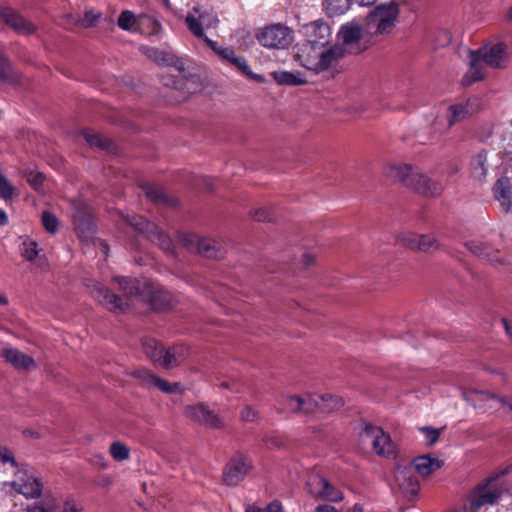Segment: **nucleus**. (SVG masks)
<instances>
[{
	"label": "nucleus",
	"mask_w": 512,
	"mask_h": 512,
	"mask_svg": "<svg viewBox=\"0 0 512 512\" xmlns=\"http://www.w3.org/2000/svg\"><path fill=\"white\" fill-rule=\"evenodd\" d=\"M114 280L119 284L125 293L122 298L112 293L107 287L95 286L92 291L93 297L108 310L116 313H124L135 301L144 300L146 287L139 280L130 277L117 276Z\"/></svg>",
	"instance_id": "obj_1"
},
{
	"label": "nucleus",
	"mask_w": 512,
	"mask_h": 512,
	"mask_svg": "<svg viewBox=\"0 0 512 512\" xmlns=\"http://www.w3.org/2000/svg\"><path fill=\"white\" fill-rule=\"evenodd\" d=\"M345 49L336 44L328 49L303 42L295 47V60L304 68L315 73H322L334 68L344 57Z\"/></svg>",
	"instance_id": "obj_2"
},
{
	"label": "nucleus",
	"mask_w": 512,
	"mask_h": 512,
	"mask_svg": "<svg viewBox=\"0 0 512 512\" xmlns=\"http://www.w3.org/2000/svg\"><path fill=\"white\" fill-rule=\"evenodd\" d=\"M506 57V45L502 42L487 44L478 50L469 51V68L462 77V85L470 86L484 79L486 70L483 63L491 68H503Z\"/></svg>",
	"instance_id": "obj_3"
},
{
	"label": "nucleus",
	"mask_w": 512,
	"mask_h": 512,
	"mask_svg": "<svg viewBox=\"0 0 512 512\" xmlns=\"http://www.w3.org/2000/svg\"><path fill=\"white\" fill-rule=\"evenodd\" d=\"M384 175L392 182L401 183L425 196L440 195L443 187L440 183L429 178L418 168L406 163L387 164Z\"/></svg>",
	"instance_id": "obj_4"
},
{
	"label": "nucleus",
	"mask_w": 512,
	"mask_h": 512,
	"mask_svg": "<svg viewBox=\"0 0 512 512\" xmlns=\"http://www.w3.org/2000/svg\"><path fill=\"white\" fill-rule=\"evenodd\" d=\"M512 471V465L480 482L468 495L464 509L467 512H478L486 505L496 504L502 493L501 478Z\"/></svg>",
	"instance_id": "obj_5"
},
{
	"label": "nucleus",
	"mask_w": 512,
	"mask_h": 512,
	"mask_svg": "<svg viewBox=\"0 0 512 512\" xmlns=\"http://www.w3.org/2000/svg\"><path fill=\"white\" fill-rule=\"evenodd\" d=\"M256 39L265 48L284 50L293 43L294 32L284 24H271L260 28Z\"/></svg>",
	"instance_id": "obj_6"
},
{
	"label": "nucleus",
	"mask_w": 512,
	"mask_h": 512,
	"mask_svg": "<svg viewBox=\"0 0 512 512\" xmlns=\"http://www.w3.org/2000/svg\"><path fill=\"white\" fill-rule=\"evenodd\" d=\"M127 222L135 230L145 233L148 239L159 245L163 251L174 254V245L172 240L167 234L162 232L157 225L138 215L127 218Z\"/></svg>",
	"instance_id": "obj_7"
},
{
	"label": "nucleus",
	"mask_w": 512,
	"mask_h": 512,
	"mask_svg": "<svg viewBox=\"0 0 512 512\" xmlns=\"http://www.w3.org/2000/svg\"><path fill=\"white\" fill-rule=\"evenodd\" d=\"M398 6L394 2L376 6L368 15V24L375 27V33L387 34L395 25Z\"/></svg>",
	"instance_id": "obj_8"
},
{
	"label": "nucleus",
	"mask_w": 512,
	"mask_h": 512,
	"mask_svg": "<svg viewBox=\"0 0 512 512\" xmlns=\"http://www.w3.org/2000/svg\"><path fill=\"white\" fill-rule=\"evenodd\" d=\"M252 469L251 460L243 454H235L225 465L222 480L227 486H237Z\"/></svg>",
	"instance_id": "obj_9"
},
{
	"label": "nucleus",
	"mask_w": 512,
	"mask_h": 512,
	"mask_svg": "<svg viewBox=\"0 0 512 512\" xmlns=\"http://www.w3.org/2000/svg\"><path fill=\"white\" fill-rule=\"evenodd\" d=\"M469 115V102L450 105L436 115L434 128L438 132L443 133L449 130L456 123L466 119Z\"/></svg>",
	"instance_id": "obj_10"
},
{
	"label": "nucleus",
	"mask_w": 512,
	"mask_h": 512,
	"mask_svg": "<svg viewBox=\"0 0 512 512\" xmlns=\"http://www.w3.org/2000/svg\"><path fill=\"white\" fill-rule=\"evenodd\" d=\"M308 492L317 499L330 502H340L344 499L343 493L332 486L320 474H311L307 481Z\"/></svg>",
	"instance_id": "obj_11"
},
{
	"label": "nucleus",
	"mask_w": 512,
	"mask_h": 512,
	"mask_svg": "<svg viewBox=\"0 0 512 512\" xmlns=\"http://www.w3.org/2000/svg\"><path fill=\"white\" fill-rule=\"evenodd\" d=\"M364 435L370 440L373 451L383 457H391L395 453V445L390 435L385 433L382 428L376 426H366Z\"/></svg>",
	"instance_id": "obj_12"
},
{
	"label": "nucleus",
	"mask_w": 512,
	"mask_h": 512,
	"mask_svg": "<svg viewBox=\"0 0 512 512\" xmlns=\"http://www.w3.org/2000/svg\"><path fill=\"white\" fill-rule=\"evenodd\" d=\"M302 31L306 38L305 42L310 44L325 48V46L328 45L331 40V28L329 24L322 19H318L303 25Z\"/></svg>",
	"instance_id": "obj_13"
},
{
	"label": "nucleus",
	"mask_w": 512,
	"mask_h": 512,
	"mask_svg": "<svg viewBox=\"0 0 512 512\" xmlns=\"http://www.w3.org/2000/svg\"><path fill=\"white\" fill-rule=\"evenodd\" d=\"M315 405L316 402L313 398H310V394L305 396L286 395L278 401L277 411L279 413L303 412L309 414L313 413Z\"/></svg>",
	"instance_id": "obj_14"
},
{
	"label": "nucleus",
	"mask_w": 512,
	"mask_h": 512,
	"mask_svg": "<svg viewBox=\"0 0 512 512\" xmlns=\"http://www.w3.org/2000/svg\"><path fill=\"white\" fill-rule=\"evenodd\" d=\"M394 481L400 491L407 496H415L419 491V482L412 467L398 465L394 470Z\"/></svg>",
	"instance_id": "obj_15"
},
{
	"label": "nucleus",
	"mask_w": 512,
	"mask_h": 512,
	"mask_svg": "<svg viewBox=\"0 0 512 512\" xmlns=\"http://www.w3.org/2000/svg\"><path fill=\"white\" fill-rule=\"evenodd\" d=\"M399 241L403 246L421 252H428L438 248V241L433 235L405 232L399 236Z\"/></svg>",
	"instance_id": "obj_16"
},
{
	"label": "nucleus",
	"mask_w": 512,
	"mask_h": 512,
	"mask_svg": "<svg viewBox=\"0 0 512 512\" xmlns=\"http://www.w3.org/2000/svg\"><path fill=\"white\" fill-rule=\"evenodd\" d=\"M13 487L26 498H38L42 493L43 484L35 476L19 471L13 482Z\"/></svg>",
	"instance_id": "obj_17"
},
{
	"label": "nucleus",
	"mask_w": 512,
	"mask_h": 512,
	"mask_svg": "<svg viewBox=\"0 0 512 512\" xmlns=\"http://www.w3.org/2000/svg\"><path fill=\"white\" fill-rule=\"evenodd\" d=\"M141 51L147 58L154 61L158 65L175 67L179 72L185 70L183 60L174 55L172 52L149 46L141 47Z\"/></svg>",
	"instance_id": "obj_18"
},
{
	"label": "nucleus",
	"mask_w": 512,
	"mask_h": 512,
	"mask_svg": "<svg viewBox=\"0 0 512 512\" xmlns=\"http://www.w3.org/2000/svg\"><path fill=\"white\" fill-rule=\"evenodd\" d=\"M218 22L217 15L211 9H194V36L205 39V31L216 28Z\"/></svg>",
	"instance_id": "obj_19"
},
{
	"label": "nucleus",
	"mask_w": 512,
	"mask_h": 512,
	"mask_svg": "<svg viewBox=\"0 0 512 512\" xmlns=\"http://www.w3.org/2000/svg\"><path fill=\"white\" fill-rule=\"evenodd\" d=\"M73 223L74 229L82 241L93 239L96 234V224L90 213L78 209L74 215Z\"/></svg>",
	"instance_id": "obj_20"
},
{
	"label": "nucleus",
	"mask_w": 512,
	"mask_h": 512,
	"mask_svg": "<svg viewBox=\"0 0 512 512\" xmlns=\"http://www.w3.org/2000/svg\"><path fill=\"white\" fill-rule=\"evenodd\" d=\"M0 17L18 33L31 34L36 30L34 24L8 6H0Z\"/></svg>",
	"instance_id": "obj_21"
},
{
	"label": "nucleus",
	"mask_w": 512,
	"mask_h": 512,
	"mask_svg": "<svg viewBox=\"0 0 512 512\" xmlns=\"http://www.w3.org/2000/svg\"><path fill=\"white\" fill-rule=\"evenodd\" d=\"M1 354L17 370L30 371L37 367L35 360L31 356L18 349L4 348Z\"/></svg>",
	"instance_id": "obj_22"
},
{
	"label": "nucleus",
	"mask_w": 512,
	"mask_h": 512,
	"mask_svg": "<svg viewBox=\"0 0 512 512\" xmlns=\"http://www.w3.org/2000/svg\"><path fill=\"white\" fill-rule=\"evenodd\" d=\"M412 465L413 470L417 472L418 475L427 477L440 469L443 465V461L431 455H420L413 459Z\"/></svg>",
	"instance_id": "obj_23"
},
{
	"label": "nucleus",
	"mask_w": 512,
	"mask_h": 512,
	"mask_svg": "<svg viewBox=\"0 0 512 512\" xmlns=\"http://www.w3.org/2000/svg\"><path fill=\"white\" fill-rule=\"evenodd\" d=\"M310 398H313L316 402V405L313 408V413L316 411H320L322 413H331L344 405L343 399L341 397L332 395L330 393L310 394Z\"/></svg>",
	"instance_id": "obj_24"
},
{
	"label": "nucleus",
	"mask_w": 512,
	"mask_h": 512,
	"mask_svg": "<svg viewBox=\"0 0 512 512\" xmlns=\"http://www.w3.org/2000/svg\"><path fill=\"white\" fill-rule=\"evenodd\" d=\"M463 395L469 401H473L475 398H479L489 404L490 408H496V406L499 405L503 408H507L510 412H512V399L476 390L464 392Z\"/></svg>",
	"instance_id": "obj_25"
},
{
	"label": "nucleus",
	"mask_w": 512,
	"mask_h": 512,
	"mask_svg": "<svg viewBox=\"0 0 512 512\" xmlns=\"http://www.w3.org/2000/svg\"><path fill=\"white\" fill-rule=\"evenodd\" d=\"M494 197L506 212H512V185L508 178L498 179L493 188Z\"/></svg>",
	"instance_id": "obj_26"
},
{
	"label": "nucleus",
	"mask_w": 512,
	"mask_h": 512,
	"mask_svg": "<svg viewBox=\"0 0 512 512\" xmlns=\"http://www.w3.org/2000/svg\"><path fill=\"white\" fill-rule=\"evenodd\" d=\"M465 246L471 253L486 259L492 264H504L500 253L485 243L479 241H468L465 243Z\"/></svg>",
	"instance_id": "obj_27"
},
{
	"label": "nucleus",
	"mask_w": 512,
	"mask_h": 512,
	"mask_svg": "<svg viewBox=\"0 0 512 512\" xmlns=\"http://www.w3.org/2000/svg\"><path fill=\"white\" fill-rule=\"evenodd\" d=\"M189 354V349L182 345L173 346L163 350V356L159 364L165 369H171L178 366Z\"/></svg>",
	"instance_id": "obj_28"
},
{
	"label": "nucleus",
	"mask_w": 512,
	"mask_h": 512,
	"mask_svg": "<svg viewBox=\"0 0 512 512\" xmlns=\"http://www.w3.org/2000/svg\"><path fill=\"white\" fill-rule=\"evenodd\" d=\"M362 37V28L358 21H351L342 25L339 32L338 38L342 41L343 45L352 47L358 44Z\"/></svg>",
	"instance_id": "obj_29"
},
{
	"label": "nucleus",
	"mask_w": 512,
	"mask_h": 512,
	"mask_svg": "<svg viewBox=\"0 0 512 512\" xmlns=\"http://www.w3.org/2000/svg\"><path fill=\"white\" fill-rule=\"evenodd\" d=\"M488 153V150L481 149L470 161L471 174L479 181L484 180L488 173Z\"/></svg>",
	"instance_id": "obj_30"
},
{
	"label": "nucleus",
	"mask_w": 512,
	"mask_h": 512,
	"mask_svg": "<svg viewBox=\"0 0 512 512\" xmlns=\"http://www.w3.org/2000/svg\"><path fill=\"white\" fill-rule=\"evenodd\" d=\"M193 415L194 420H198L209 427L220 428L224 425L223 421L202 403L194 404Z\"/></svg>",
	"instance_id": "obj_31"
},
{
	"label": "nucleus",
	"mask_w": 512,
	"mask_h": 512,
	"mask_svg": "<svg viewBox=\"0 0 512 512\" xmlns=\"http://www.w3.org/2000/svg\"><path fill=\"white\" fill-rule=\"evenodd\" d=\"M197 252L206 258H221L225 253L222 246L211 238L198 239Z\"/></svg>",
	"instance_id": "obj_32"
},
{
	"label": "nucleus",
	"mask_w": 512,
	"mask_h": 512,
	"mask_svg": "<svg viewBox=\"0 0 512 512\" xmlns=\"http://www.w3.org/2000/svg\"><path fill=\"white\" fill-rule=\"evenodd\" d=\"M272 77L280 85L298 86L306 83V79L299 72L274 71Z\"/></svg>",
	"instance_id": "obj_33"
},
{
	"label": "nucleus",
	"mask_w": 512,
	"mask_h": 512,
	"mask_svg": "<svg viewBox=\"0 0 512 512\" xmlns=\"http://www.w3.org/2000/svg\"><path fill=\"white\" fill-rule=\"evenodd\" d=\"M143 190L146 197L154 203L167 204L170 206L175 204L174 200L169 199L161 187L145 184Z\"/></svg>",
	"instance_id": "obj_34"
},
{
	"label": "nucleus",
	"mask_w": 512,
	"mask_h": 512,
	"mask_svg": "<svg viewBox=\"0 0 512 512\" xmlns=\"http://www.w3.org/2000/svg\"><path fill=\"white\" fill-rule=\"evenodd\" d=\"M430 41L432 43V46L437 48H442L448 46L452 41V35L451 32L448 29L445 28H437L434 31L431 32Z\"/></svg>",
	"instance_id": "obj_35"
},
{
	"label": "nucleus",
	"mask_w": 512,
	"mask_h": 512,
	"mask_svg": "<svg viewBox=\"0 0 512 512\" xmlns=\"http://www.w3.org/2000/svg\"><path fill=\"white\" fill-rule=\"evenodd\" d=\"M352 0H325V10L331 17L344 14L350 8Z\"/></svg>",
	"instance_id": "obj_36"
},
{
	"label": "nucleus",
	"mask_w": 512,
	"mask_h": 512,
	"mask_svg": "<svg viewBox=\"0 0 512 512\" xmlns=\"http://www.w3.org/2000/svg\"><path fill=\"white\" fill-rule=\"evenodd\" d=\"M117 25L120 29L128 32L137 30V19L131 10H124L118 17Z\"/></svg>",
	"instance_id": "obj_37"
},
{
	"label": "nucleus",
	"mask_w": 512,
	"mask_h": 512,
	"mask_svg": "<svg viewBox=\"0 0 512 512\" xmlns=\"http://www.w3.org/2000/svg\"><path fill=\"white\" fill-rule=\"evenodd\" d=\"M18 80V73L14 71L10 61L6 57H3V61H0V82L16 83Z\"/></svg>",
	"instance_id": "obj_38"
},
{
	"label": "nucleus",
	"mask_w": 512,
	"mask_h": 512,
	"mask_svg": "<svg viewBox=\"0 0 512 512\" xmlns=\"http://www.w3.org/2000/svg\"><path fill=\"white\" fill-rule=\"evenodd\" d=\"M171 299L172 297L169 292L159 290L151 295L150 302L155 309H165L171 305Z\"/></svg>",
	"instance_id": "obj_39"
},
{
	"label": "nucleus",
	"mask_w": 512,
	"mask_h": 512,
	"mask_svg": "<svg viewBox=\"0 0 512 512\" xmlns=\"http://www.w3.org/2000/svg\"><path fill=\"white\" fill-rule=\"evenodd\" d=\"M205 42L208 44V46L223 60L231 63L233 59L236 56V53L234 49L232 48H221L218 46L216 41H213L209 39L208 37L205 38Z\"/></svg>",
	"instance_id": "obj_40"
},
{
	"label": "nucleus",
	"mask_w": 512,
	"mask_h": 512,
	"mask_svg": "<svg viewBox=\"0 0 512 512\" xmlns=\"http://www.w3.org/2000/svg\"><path fill=\"white\" fill-rule=\"evenodd\" d=\"M145 353L153 360L155 363H159L161 357L163 356L164 347L159 344L155 340H148L144 343Z\"/></svg>",
	"instance_id": "obj_41"
},
{
	"label": "nucleus",
	"mask_w": 512,
	"mask_h": 512,
	"mask_svg": "<svg viewBox=\"0 0 512 512\" xmlns=\"http://www.w3.org/2000/svg\"><path fill=\"white\" fill-rule=\"evenodd\" d=\"M109 451L111 456L117 461H124L130 457L129 448L119 441L113 442L110 445Z\"/></svg>",
	"instance_id": "obj_42"
},
{
	"label": "nucleus",
	"mask_w": 512,
	"mask_h": 512,
	"mask_svg": "<svg viewBox=\"0 0 512 512\" xmlns=\"http://www.w3.org/2000/svg\"><path fill=\"white\" fill-rule=\"evenodd\" d=\"M84 137L86 142L92 147H99L104 149L108 148L110 145V140L97 132L86 131L84 132Z\"/></svg>",
	"instance_id": "obj_43"
},
{
	"label": "nucleus",
	"mask_w": 512,
	"mask_h": 512,
	"mask_svg": "<svg viewBox=\"0 0 512 512\" xmlns=\"http://www.w3.org/2000/svg\"><path fill=\"white\" fill-rule=\"evenodd\" d=\"M133 375L135 378L139 379L140 383L143 386H145L147 388L154 387L156 384V380L158 378V376H156L155 374H153L151 371H149L147 369L136 370V371H134Z\"/></svg>",
	"instance_id": "obj_44"
},
{
	"label": "nucleus",
	"mask_w": 512,
	"mask_h": 512,
	"mask_svg": "<svg viewBox=\"0 0 512 512\" xmlns=\"http://www.w3.org/2000/svg\"><path fill=\"white\" fill-rule=\"evenodd\" d=\"M17 189L3 176L0 174V197L5 201L13 199L18 196Z\"/></svg>",
	"instance_id": "obj_45"
},
{
	"label": "nucleus",
	"mask_w": 512,
	"mask_h": 512,
	"mask_svg": "<svg viewBox=\"0 0 512 512\" xmlns=\"http://www.w3.org/2000/svg\"><path fill=\"white\" fill-rule=\"evenodd\" d=\"M156 388H158L160 391H162L163 393H167V394H176V393H179V394H182L183 393V389L181 388V385L180 383H169L168 381L158 377L157 380H156V384L155 386Z\"/></svg>",
	"instance_id": "obj_46"
},
{
	"label": "nucleus",
	"mask_w": 512,
	"mask_h": 512,
	"mask_svg": "<svg viewBox=\"0 0 512 512\" xmlns=\"http://www.w3.org/2000/svg\"><path fill=\"white\" fill-rule=\"evenodd\" d=\"M42 224L46 231L51 234H55L59 229V221L57 217L49 211H44L42 213Z\"/></svg>",
	"instance_id": "obj_47"
},
{
	"label": "nucleus",
	"mask_w": 512,
	"mask_h": 512,
	"mask_svg": "<svg viewBox=\"0 0 512 512\" xmlns=\"http://www.w3.org/2000/svg\"><path fill=\"white\" fill-rule=\"evenodd\" d=\"M101 17L102 13L100 11L93 8L87 9L84 13V17L81 20V25L84 28L94 27L97 25Z\"/></svg>",
	"instance_id": "obj_48"
},
{
	"label": "nucleus",
	"mask_w": 512,
	"mask_h": 512,
	"mask_svg": "<svg viewBox=\"0 0 512 512\" xmlns=\"http://www.w3.org/2000/svg\"><path fill=\"white\" fill-rule=\"evenodd\" d=\"M38 245L35 241H24L22 244V256L27 261H33L39 255Z\"/></svg>",
	"instance_id": "obj_49"
},
{
	"label": "nucleus",
	"mask_w": 512,
	"mask_h": 512,
	"mask_svg": "<svg viewBox=\"0 0 512 512\" xmlns=\"http://www.w3.org/2000/svg\"><path fill=\"white\" fill-rule=\"evenodd\" d=\"M419 431L423 434L427 445H434L440 436V430L431 426H423L419 428Z\"/></svg>",
	"instance_id": "obj_50"
},
{
	"label": "nucleus",
	"mask_w": 512,
	"mask_h": 512,
	"mask_svg": "<svg viewBox=\"0 0 512 512\" xmlns=\"http://www.w3.org/2000/svg\"><path fill=\"white\" fill-rule=\"evenodd\" d=\"M245 512H284L282 504L274 500L272 501L267 508L263 509L256 505H249L246 507Z\"/></svg>",
	"instance_id": "obj_51"
},
{
	"label": "nucleus",
	"mask_w": 512,
	"mask_h": 512,
	"mask_svg": "<svg viewBox=\"0 0 512 512\" xmlns=\"http://www.w3.org/2000/svg\"><path fill=\"white\" fill-rule=\"evenodd\" d=\"M26 179L34 190L39 191L44 183L45 176L41 172L31 171L27 174Z\"/></svg>",
	"instance_id": "obj_52"
},
{
	"label": "nucleus",
	"mask_w": 512,
	"mask_h": 512,
	"mask_svg": "<svg viewBox=\"0 0 512 512\" xmlns=\"http://www.w3.org/2000/svg\"><path fill=\"white\" fill-rule=\"evenodd\" d=\"M216 183L214 179L200 177L194 178V189L203 190L204 192H212L215 189Z\"/></svg>",
	"instance_id": "obj_53"
},
{
	"label": "nucleus",
	"mask_w": 512,
	"mask_h": 512,
	"mask_svg": "<svg viewBox=\"0 0 512 512\" xmlns=\"http://www.w3.org/2000/svg\"><path fill=\"white\" fill-rule=\"evenodd\" d=\"M241 419L245 422H254L258 419L259 417V413L257 411L256 408H254L253 406H245L242 410H241Z\"/></svg>",
	"instance_id": "obj_54"
},
{
	"label": "nucleus",
	"mask_w": 512,
	"mask_h": 512,
	"mask_svg": "<svg viewBox=\"0 0 512 512\" xmlns=\"http://www.w3.org/2000/svg\"><path fill=\"white\" fill-rule=\"evenodd\" d=\"M0 462L3 464H11L13 467H17V462L10 449L7 447L0 446Z\"/></svg>",
	"instance_id": "obj_55"
},
{
	"label": "nucleus",
	"mask_w": 512,
	"mask_h": 512,
	"mask_svg": "<svg viewBox=\"0 0 512 512\" xmlns=\"http://www.w3.org/2000/svg\"><path fill=\"white\" fill-rule=\"evenodd\" d=\"M265 445L269 449H277L283 446V439L278 435H267L264 438Z\"/></svg>",
	"instance_id": "obj_56"
},
{
	"label": "nucleus",
	"mask_w": 512,
	"mask_h": 512,
	"mask_svg": "<svg viewBox=\"0 0 512 512\" xmlns=\"http://www.w3.org/2000/svg\"><path fill=\"white\" fill-rule=\"evenodd\" d=\"M231 64L235 65L243 74H246L249 71V66L243 57L235 56Z\"/></svg>",
	"instance_id": "obj_57"
},
{
	"label": "nucleus",
	"mask_w": 512,
	"mask_h": 512,
	"mask_svg": "<svg viewBox=\"0 0 512 512\" xmlns=\"http://www.w3.org/2000/svg\"><path fill=\"white\" fill-rule=\"evenodd\" d=\"M63 512H82V510L73 500H67L64 503Z\"/></svg>",
	"instance_id": "obj_58"
},
{
	"label": "nucleus",
	"mask_w": 512,
	"mask_h": 512,
	"mask_svg": "<svg viewBox=\"0 0 512 512\" xmlns=\"http://www.w3.org/2000/svg\"><path fill=\"white\" fill-rule=\"evenodd\" d=\"M252 217L257 221H267L269 219L265 209L255 210L252 214Z\"/></svg>",
	"instance_id": "obj_59"
},
{
	"label": "nucleus",
	"mask_w": 512,
	"mask_h": 512,
	"mask_svg": "<svg viewBox=\"0 0 512 512\" xmlns=\"http://www.w3.org/2000/svg\"><path fill=\"white\" fill-rule=\"evenodd\" d=\"M315 512H340L337 508L331 505L323 504L315 508Z\"/></svg>",
	"instance_id": "obj_60"
},
{
	"label": "nucleus",
	"mask_w": 512,
	"mask_h": 512,
	"mask_svg": "<svg viewBox=\"0 0 512 512\" xmlns=\"http://www.w3.org/2000/svg\"><path fill=\"white\" fill-rule=\"evenodd\" d=\"M245 75L259 83H264L266 81L264 76L254 73L251 69H249V71Z\"/></svg>",
	"instance_id": "obj_61"
},
{
	"label": "nucleus",
	"mask_w": 512,
	"mask_h": 512,
	"mask_svg": "<svg viewBox=\"0 0 512 512\" xmlns=\"http://www.w3.org/2000/svg\"><path fill=\"white\" fill-rule=\"evenodd\" d=\"M315 260V257L314 255H312L311 253H304L302 255V262L304 263V265L308 266L310 264H312Z\"/></svg>",
	"instance_id": "obj_62"
},
{
	"label": "nucleus",
	"mask_w": 512,
	"mask_h": 512,
	"mask_svg": "<svg viewBox=\"0 0 512 512\" xmlns=\"http://www.w3.org/2000/svg\"><path fill=\"white\" fill-rule=\"evenodd\" d=\"M503 326L509 338L512 340V323L508 322L505 319H502Z\"/></svg>",
	"instance_id": "obj_63"
},
{
	"label": "nucleus",
	"mask_w": 512,
	"mask_h": 512,
	"mask_svg": "<svg viewBox=\"0 0 512 512\" xmlns=\"http://www.w3.org/2000/svg\"><path fill=\"white\" fill-rule=\"evenodd\" d=\"M8 224V215L7 213L0 208V226H5Z\"/></svg>",
	"instance_id": "obj_64"
}]
</instances>
